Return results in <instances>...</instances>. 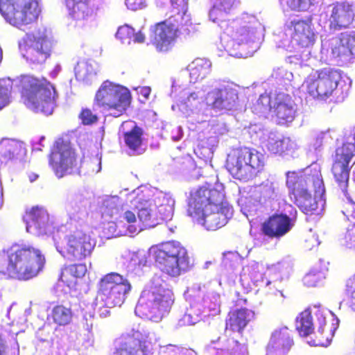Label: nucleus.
Masks as SVG:
<instances>
[{"label": "nucleus", "instance_id": "22", "mask_svg": "<svg viewBox=\"0 0 355 355\" xmlns=\"http://www.w3.org/2000/svg\"><path fill=\"white\" fill-rule=\"evenodd\" d=\"M293 345L292 331L282 327L272 333L266 347V355H287Z\"/></svg>", "mask_w": 355, "mask_h": 355}, {"label": "nucleus", "instance_id": "33", "mask_svg": "<svg viewBox=\"0 0 355 355\" xmlns=\"http://www.w3.org/2000/svg\"><path fill=\"white\" fill-rule=\"evenodd\" d=\"M211 66V63L207 59H195L189 66L191 79L196 82L205 78L209 73Z\"/></svg>", "mask_w": 355, "mask_h": 355}, {"label": "nucleus", "instance_id": "7", "mask_svg": "<svg viewBox=\"0 0 355 355\" xmlns=\"http://www.w3.org/2000/svg\"><path fill=\"white\" fill-rule=\"evenodd\" d=\"M175 302L171 288L162 285L151 286L144 291L135 308L141 317L158 322L167 316Z\"/></svg>", "mask_w": 355, "mask_h": 355}, {"label": "nucleus", "instance_id": "34", "mask_svg": "<svg viewBox=\"0 0 355 355\" xmlns=\"http://www.w3.org/2000/svg\"><path fill=\"white\" fill-rule=\"evenodd\" d=\"M354 205L347 202L343 205V214L347 217L351 224L347 227L345 235V243L349 248L355 247V212Z\"/></svg>", "mask_w": 355, "mask_h": 355}, {"label": "nucleus", "instance_id": "42", "mask_svg": "<svg viewBox=\"0 0 355 355\" xmlns=\"http://www.w3.org/2000/svg\"><path fill=\"white\" fill-rule=\"evenodd\" d=\"M322 274L320 271L311 270L303 278L304 284L307 286H315L322 280Z\"/></svg>", "mask_w": 355, "mask_h": 355}, {"label": "nucleus", "instance_id": "47", "mask_svg": "<svg viewBox=\"0 0 355 355\" xmlns=\"http://www.w3.org/2000/svg\"><path fill=\"white\" fill-rule=\"evenodd\" d=\"M162 271L166 277L170 278L178 277L182 272L181 268H163Z\"/></svg>", "mask_w": 355, "mask_h": 355}, {"label": "nucleus", "instance_id": "4", "mask_svg": "<svg viewBox=\"0 0 355 355\" xmlns=\"http://www.w3.org/2000/svg\"><path fill=\"white\" fill-rule=\"evenodd\" d=\"M121 263L127 266H145L149 259L150 264L162 266H185L188 265L186 249L174 241L162 244L152 249L148 254L145 252L126 251L120 257Z\"/></svg>", "mask_w": 355, "mask_h": 355}, {"label": "nucleus", "instance_id": "19", "mask_svg": "<svg viewBox=\"0 0 355 355\" xmlns=\"http://www.w3.org/2000/svg\"><path fill=\"white\" fill-rule=\"evenodd\" d=\"M329 28L331 31H340L348 28L354 20V10L352 4L347 1H337L330 5Z\"/></svg>", "mask_w": 355, "mask_h": 355}, {"label": "nucleus", "instance_id": "60", "mask_svg": "<svg viewBox=\"0 0 355 355\" xmlns=\"http://www.w3.org/2000/svg\"><path fill=\"white\" fill-rule=\"evenodd\" d=\"M72 266H79V265H78V264H73V265H72Z\"/></svg>", "mask_w": 355, "mask_h": 355}, {"label": "nucleus", "instance_id": "14", "mask_svg": "<svg viewBox=\"0 0 355 355\" xmlns=\"http://www.w3.org/2000/svg\"><path fill=\"white\" fill-rule=\"evenodd\" d=\"M355 157V141H345L336 148L331 166V173L339 189L347 194L349 174L352 168L350 162Z\"/></svg>", "mask_w": 355, "mask_h": 355}, {"label": "nucleus", "instance_id": "38", "mask_svg": "<svg viewBox=\"0 0 355 355\" xmlns=\"http://www.w3.org/2000/svg\"><path fill=\"white\" fill-rule=\"evenodd\" d=\"M345 293L347 295L346 304L349 309L355 312V274L346 280Z\"/></svg>", "mask_w": 355, "mask_h": 355}, {"label": "nucleus", "instance_id": "52", "mask_svg": "<svg viewBox=\"0 0 355 355\" xmlns=\"http://www.w3.org/2000/svg\"><path fill=\"white\" fill-rule=\"evenodd\" d=\"M250 275L251 279L255 282L263 281L262 274L256 271L254 268L250 271Z\"/></svg>", "mask_w": 355, "mask_h": 355}, {"label": "nucleus", "instance_id": "9", "mask_svg": "<svg viewBox=\"0 0 355 355\" xmlns=\"http://www.w3.org/2000/svg\"><path fill=\"white\" fill-rule=\"evenodd\" d=\"M264 166L263 155L247 147L232 149L227 155L225 167L236 179L248 181L254 178Z\"/></svg>", "mask_w": 355, "mask_h": 355}, {"label": "nucleus", "instance_id": "39", "mask_svg": "<svg viewBox=\"0 0 355 355\" xmlns=\"http://www.w3.org/2000/svg\"><path fill=\"white\" fill-rule=\"evenodd\" d=\"M271 98L270 95L264 94L260 95L256 103L253 105L254 112L257 114H263L271 110Z\"/></svg>", "mask_w": 355, "mask_h": 355}, {"label": "nucleus", "instance_id": "28", "mask_svg": "<svg viewBox=\"0 0 355 355\" xmlns=\"http://www.w3.org/2000/svg\"><path fill=\"white\" fill-rule=\"evenodd\" d=\"M238 94L232 89H220L214 92V99L210 104L216 111L231 110L236 104Z\"/></svg>", "mask_w": 355, "mask_h": 355}, {"label": "nucleus", "instance_id": "53", "mask_svg": "<svg viewBox=\"0 0 355 355\" xmlns=\"http://www.w3.org/2000/svg\"><path fill=\"white\" fill-rule=\"evenodd\" d=\"M8 104L7 97L5 94L0 92V110Z\"/></svg>", "mask_w": 355, "mask_h": 355}, {"label": "nucleus", "instance_id": "25", "mask_svg": "<svg viewBox=\"0 0 355 355\" xmlns=\"http://www.w3.org/2000/svg\"><path fill=\"white\" fill-rule=\"evenodd\" d=\"M253 315L254 313L246 308L230 311L226 319L225 330L242 333Z\"/></svg>", "mask_w": 355, "mask_h": 355}, {"label": "nucleus", "instance_id": "18", "mask_svg": "<svg viewBox=\"0 0 355 355\" xmlns=\"http://www.w3.org/2000/svg\"><path fill=\"white\" fill-rule=\"evenodd\" d=\"M65 4L75 25L85 27L94 20L100 0H65Z\"/></svg>", "mask_w": 355, "mask_h": 355}, {"label": "nucleus", "instance_id": "31", "mask_svg": "<svg viewBox=\"0 0 355 355\" xmlns=\"http://www.w3.org/2000/svg\"><path fill=\"white\" fill-rule=\"evenodd\" d=\"M42 269V268H3L0 270V275L4 279L26 281L37 276Z\"/></svg>", "mask_w": 355, "mask_h": 355}, {"label": "nucleus", "instance_id": "51", "mask_svg": "<svg viewBox=\"0 0 355 355\" xmlns=\"http://www.w3.org/2000/svg\"><path fill=\"white\" fill-rule=\"evenodd\" d=\"M145 38L144 34L139 31L137 33L134 32V36L132 40L134 42L143 43L145 41Z\"/></svg>", "mask_w": 355, "mask_h": 355}, {"label": "nucleus", "instance_id": "37", "mask_svg": "<svg viewBox=\"0 0 355 355\" xmlns=\"http://www.w3.org/2000/svg\"><path fill=\"white\" fill-rule=\"evenodd\" d=\"M52 318L53 322L60 326L67 325L72 318L71 310L63 305H56L52 311Z\"/></svg>", "mask_w": 355, "mask_h": 355}, {"label": "nucleus", "instance_id": "5", "mask_svg": "<svg viewBox=\"0 0 355 355\" xmlns=\"http://www.w3.org/2000/svg\"><path fill=\"white\" fill-rule=\"evenodd\" d=\"M131 290L130 282L120 274L112 272L103 275L98 282L94 302L99 315L101 318L109 316L108 309L121 306Z\"/></svg>", "mask_w": 355, "mask_h": 355}, {"label": "nucleus", "instance_id": "17", "mask_svg": "<svg viewBox=\"0 0 355 355\" xmlns=\"http://www.w3.org/2000/svg\"><path fill=\"white\" fill-rule=\"evenodd\" d=\"M288 214L275 213L261 225L262 233L270 239H279L288 234L294 227L297 216V209L292 205H286Z\"/></svg>", "mask_w": 355, "mask_h": 355}, {"label": "nucleus", "instance_id": "26", "mask_svg": "<svg viewBox=\"0 0 355 355\" xmlns=\"http://www.w3.org/2000/svg\"><path fill=\"white\" fill-rule=\"evenodd\" d=\"M139 221L135 225H128L127 230L130 234H136L144 229L155 227L158 223L155 214L150 209L148 200H145L144 207L137 206Z\"/></svg>", "mask_w": 355, "mask_h": 355}, {"label": "nucleus", "instance_id": "54", "mask_svg": "<svg viewBox=\"0 0 355 355\" xmlns=\"http://www.w3.org/2000/svg\"><path fill=\"white\" fill-rule=\"evenodd\" d=\"M37 178H38V175L35 173H31L28 176L29 180L31 182H34Z\"/></svg>", "mask_w": 355, "mask_h": 355}, {"label": "nucleus", "instance_id": "30", "mask_svg": "<svg viewBox=\"0 0 355 355\" xmlns=\"http://www.w3.org/2000/svg\"><path fill=\"white\" fill-rule=\"evenodd\" d=\"M143 129L135 124L131 130L124 132L123 138L125 146L130 149L134 155L142 153L141 146L143 144Z\"/></svg>", "mask_w": 355, "mask_h": 355}, {"label": "nucleus", "instance_id": "16", "mask_svg": "<svg viewBox=\"0 0 355 355\" xmlns=\"http://www.w3.org/2000/svg\"><path fill=\"white\" fill-rule=\"evenodd\" d=\"M64 240L56 243V249L62 257L73 261L86 258L94 247L89 236L79 230L67 236Z\"/></svg>", "mask_w": 355, "mask_h": 355}, {"label": "nucleus", "instance_id": "20", "mask_svg": "<svg viewBox=\"0 0 355 355\" xmlns=\"http://www.w3.org/2000/svg\"><path fill=\"white\" fill-rule=\"evenodd\" d=\"M10 266H44L46 258L42 252L32 246H24L8 256Z\"/></svg>", "mask_w": 355, "mask_h": 355}, {"label": "nucleus", "instance_id": "35", "mask_svg": "<svg viewBox=\"0 0 355 355\" xmlns=\"http://www.w3.org/2000/svg\"><path fill=\"white\" fill-rule=\"evenodd\" d=\"M296 329L302 336H308L313 332L314 327L309 309L301 312L296 318Z\"/></svg>", "mask_w": 355, "mask_h": 355}, {"label": "nucleus", "instance_id": "3", "mask_svg": "<svg viewBox=\"0 0 355 355\" xmlns=\"http://www.w3.org/2000/svg\"><path fill=\"white\" fill-rule=\"evenodd\" d=\"M234 1L235 0H214V6L209 11L210 19L221 24L220 26L223 30L228 51L252 40L256 30L255 19L247 15L225 23Z\"/></svg>", "mask_w": 355, "mask_h": 355}, {"label": "nucleus", "instance_id": "48", "mask_svg": "<svg viewBox=\"0 0 355 355\" xmlns=\"http://www.w3.org/2000/svg\"><path fill=\"white\" fill-rule=\"evenodd\" d=\"M261 192H265L266 196L268 197L272 196L275 193V187L272 182H266L262 183L260 186Z\"/></svg>", "mask_w": 355, "mask_h": 355}, {"label": "nucleus", "instance_id": "10", "mask_svg": "<svg viewBox=\"0 0 355 355\" xmlns=\"http://www.w3.org/2000/svg\"><path fill=\"white\" fill-rule=\"evenodd\" d=\"M55 42L45 28L26 33L19 43L23 57L29 62L42 64L52 55Z\"/></svg>", "mask_w": 355, "mask_h": 355}, {"label": "nucleus", "instance_id": "1", "mask_svg": "<svg viewBox=\"0 0 355 355\" xmlns=\"http://www.w3.org/2000/svg\"><path fill=\"white\" fill-rule=\"evenodd\" d=\"M187 214L207 230L216 231L228 223L234 209L222 191L202 186L191 194Z\"/></svg>", "mask_w": 355, "mask_h": 355}, {"label": "nucleus", "instance_id": "41", "mask_svg": "<svg viewBox=\"0 0 355 355\" xmlns=\"http://www.w3.org/2000/svg\"><path fill=\"white\" fill-rule=\"evenodd\" d=\"M133 36L134 28L126 24L120 26L116 33V37L123 43H130Z\"/></svg>", "mask_w": 355, "mask_h": 355}, {"label": "nucleus", "instance_id": "40", "mask_svg": "<svg viewBox=\"0 0 355 355\" xmlns=\"http://www.w3.org/2000/svg\"><path fill=\"white\" fill-rule=\"evenodd\" d=\"M78 118L84 125H91L98 121V114L89 107H83L81 109Z\"/></svg>", "mask_w": 355, "mask_h": 355}, {"label": "nucleus", "instance_id": "43", "mask_svg": "<svg viewBox=\"0 0 355 355\" xmlns=\"http://www.w3.org/2000/svg\"><path fill=\"white\" fill-rule=\"evenodd\" d=\"M288 7L294 11H304L311 4V0H286Z\"/></svg>", "mask_w": 355, "mask_h": 355}, {"label": "nucleus", "instance_id": "46", "mask_svg": "<svg viewBox=\"0 0 355 355\" xmlns=\"http://www.w3.org/2000/svg\"><path fill=\"white\" fill-rule=\"evenodd\" d=\"M127 8L132 10L142 9L146 6L145 0H125Z\"/></svg>", "mask_w": 355, "mask_h": 355}, {"label": "nucleus", "instance_id": "24", "mask_svg": "<svg viewBox=\"0 0 355 355\" xmlns=\"http://www.w3.org/2000/svg\"><path fill=\"white\" fill-rule=\"evenodd\" d=\"M150 349L151 343L148 340L132 336L116 348L113 355H148Z\"/></svg>", "mask_w": 355, "mask_h": 355}, {"label": "nucleus", "instance_id": "29", "mask_svg": "<svg viewBox=\"0 0 355 355\" xmlns=\"http://www.w3.org/2000/svg\"><path fill=\"white\" fill-rule=\"evenodd\" d=\"M23 218L26 223L27 230L31 227L40 229L48 223L49 214L44 208L35 206L27 210Z\"/></svg>", "mask_w": 355, "mask_h": 355}, {"label": "nucleus", "instance_id": "23", "mask_svg": "<svg viewBox=\"0 0 355 355\" xmlns=\"http://www.w3.org/2000/svg\"><path fill=\"white\" fill-rule=\"evenodd\" d=\"M334 57L351 59L355 57V31L341 33L331 47Z\"/></svg>", "mask_w": 355, "mask_h": 355}, {"label": "nucleus", "instance_id": "36", "mask_svg": "<svg viewBox=\"0 0 355 355\" xmlns=\"http://www.w3.org/2000/svg\"><path fill=\"white\" fill-rule=\"evenodd\" d=\"M267 148L272 154L282 155L293 150V143L288 137L272 138L268 141Z\"/></svg>", "mask_w": 355, "mask_h": 355}, {"label": "nucleus", "instance_id": "56", "mask_svg": "<svg viewBox=\"0 0 355 355\" xmlns=\"http://www.w3.org/2000/svg\"><path fill=\"white\" fill-rule=\"evenodd\" d=\"M76 268H72V267H70V268H64V271L66 272H69L70 274H72L73 273V269H76Z\"/></svg>", "mask_w": 355, "mask_h": 355}, {"label": "nucleus", "instance_id": "6", "mask_svg": "<svg viewBox=\"0 0 355 355\" xmlns=\"http://www.w3.org/2000/svg\"><path fill=\"white\" fill-rule=\"evenodd\" d=\"M21 95L30 108L46 115L52 114L58 96L55 86L46 78L24 76L21 79Z\"/></svg>", "mask_w": 355, "mask_h": 355}, {"label": "nucleus", "instance_id": "32", "mask_svg": "<svg viewBox=\"0 0 355 355\" xmlns=\"http://www.w3.org/2000/svg\"><path fill=\"white\" fill-rule=\"evenodd\" d=\"M272 113V116L275 118L277 123L284 125L293 121L295 110L291 105L280 101L274 106Z\"/></svg>", "mask_w": 355, "mask_h": 355}, {"label": "nucleus", "instance_id": "58", "mask_svg": "<svg viewBox=\"0 0 355 355\" xmlns=\"http://www.w3.org/2000/svg\"><path fill=\"white\" fill-rule=\"evenodd\" d=\"M136 200H137V202H139V203H141V198H139V195L136 197Z\"/></svg>", "mask_w": 355, "mask_h": 355}, {"label": "nucleus", "instance_id": "55", "mask_svg": "<svg viewBox=\"0 0 355 355\" xmlns=\"http://www.w3.org/2000/svg\"><path fill=\"white\" fill-rule=\"evenodd\" d=\"M143 91H144V96L146 97V98H148L150 93V88L148 87H146V88H144L143 89Z\"/></svg>", "mask_w": 355, "mask_h": 355}, {"label": "nucleus", "instance_id": "50", "mask_svg": "<svg viewBox=\"0 0 355 355\" xmlns=\"http://www.w3.org/2000/svg\"><path fill=\"white\" fill-rule=\"evenodd\" d=\"M124 219L129 223V225H135L138 222L137 221V218L135 214L131 211H126L124 213Z\"/></svg>", "mask_w": 355, "mask_h": 355}, {"label": "nucleus", "instance_id": "27", "mask_svg": "<svg viewBox=\"0 0 355 355\" xmlns=\"http://www.w3.org/2000/svg\"><path fill=\"white\" fill-rule=\"evenodd\" d=\"M315 315L317 317L318 327L316 332L314 333L313 345L327 347L331 343L336 329L327 323L325 317L321 311L318 310Z\"/></svg>", "mask_w": 355, "mask_h": 355}, {"label": "nucleus", "instance_id": "49", "mask_svg": "<svg viewBox=\"0 0 355 355\" xmlns=\"http://www.w3.org/2000/svg\"><path fill=\"white\" fill-rule=\"evenodd\" d=\"M198 99V95L196 92H191L189 95L184 99L181 101V104L185 105L187 107H191L193 105L192 101H196Z\"/></svg>", "mask_w": 355, "mask_h": 355}, {"label": "nucleus", "instance_id": "11", "mask_svg": "<svg viewBox=\"0 0 355 355\" xmlns=\"http://www.w3.org/2000/svg\"><path fill=\"white\" fill-rule=\"evenodd\" d=\"M41 12L40 0H0L1 15L18 28L35 22Z\"/></svg>", "mask_w": 355, "mask_h": 355}, {"label": "nucleus", "instance_id": "59", "mask_svg": "<svg viewBox=\"0 0 355 355\" xmlns=\"http://www.w3.org/2000/svg\"><path fill=\"white\" fill-rule=\"evenodd\" d=\"M211 263H212L211 261H207L206 262V264H211Z\"/></svg>", "mask_w": 355, "mask_h": 355}, {"label": "nucleus", "instance_id": "57", "mask_svg": "<svg viewBox=\"0 0 355 355\" xmlns=\"http://www.w3.org/2000/svg\"><path fill=\"white\" fill-rule=\"evenodd\" d=\"M4 352V346L3 344L0 343V355H3Z\"/></svg>", "mask_w": 355, "mask_h": 355}, {"label": "nucleus", "instance_id": "45", "mask_svg": "<svg viewBox=\"0 0 355 355\" xmlns=\"http://www.w3.org/2000/svg\"><path fill=\"white\" fill-rule=\"evenodd\" d=\"M2 155L4 158L11 159L17 154V147L15 145L8 143L1 146Z\"/></svg>", "mask_w": 355, "mask_h": 355}, {"label": "nucleus", "instance_id": "15", "mask_svg": "<svg viewBox=\"0 0 355 355\" xmlns=\"http://www.w3.org/2000/svg\"><path fill=\"white\" fill-rule=\"evenodd\" d=\"M49 164L59 178L70 173L77 166V156L69 141L62 138L55 141L51 151Z\"/></svg>", "mask_w": 355, "mask_h": 355}, {"label": "nucleus", "instance_id": "8", "mask_svg": "<svg viewBox=\"0 0 355 355\" xmlns=\"http://www.w3.org/2000/svg\"><path fill=\"white\" fill-rule=\"evenodd\" d=\"M132 100L129 89L110 80H105L96 91L94 102L107 112L109 116L117 118L126 113Z\"/></svg>", "mask_w": 355, "mask_h": 355}, {"label": "nucleus", "instance_id": "44", "mask_svg": "<svg viewBox=\"0 0 355 355\" xmlns=\"http://www.w3.org/2000/svg\"><path fill=\"white\" fill-rule=\"evenodd\" d=\"M241 257L238 253L227 252L223 254L222 263L224 266H235L240 263Z\"/></svg>", "mask_w": 355, "mask_h": 355}, {"label": "nucleus", "instance_id": "2", "mask_svg": "<svg viewBox=\"0 0 355 355\" xmlns=\"http://www.w3.org/2000/svg\"><path fill=\"white\" fill-rule=\"evenodd\" d=\"M170 1L171 6L166 14L168 17L154 26L153 44L158 52L171 51L178 38L190 39L198 31L188 14L187 1Z\"/></svg>", "mask_w": 355, "mask_h": 355}, {"label": "nucleus", "instance_id": "12", "mask_svg": "<svg viewBox=\"0 0 355 355\" xmlns=\"http://www.w3.org/2000/svg\"><path fill=\"white\" fill-rule=\"evenodd\" d=\"M340 79L341 74L338 71L324 68L309 74L304 84L311 96L325 101L333 95Z\"/></svg>", "mask_w": 355, "mask_h": 355}, {"label": "nucleus", "instance_id": "21", "mask_svg": "<svg viewBox=\"0 0 355 355\" xmlns=\"http://www.w3.org/2000/svg\"><path fill=\"white\" fill-rule=\"evenodd\" d=\"M293 42L301 48L312 46L315 40L311 21L293 20L287 26Z\"/></svg>", "mask_w": 355, "mask_h": 355}, {"label": "nucleus", "instance_id": "13", "mask_svg": "<svg viewBox=\"0 0 355 355\" xmlns=\"http://www.w3.org/2000/svg\"><path fill=\"white\" fill-rule=\"evenodd\" d=\"M286 186L294 196L295 203L306 215L318 214V203L306 188L305 177L295 171L286 173Z\"/></svg>", "mask_w": 355, "mask_h": 355}]
</instances>
